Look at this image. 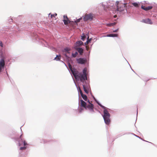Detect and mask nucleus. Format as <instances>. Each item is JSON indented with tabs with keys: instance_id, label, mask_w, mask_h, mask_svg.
Returning a JSON list of instances; mask_svg holds the SVG:
<instances>
[{
	"instance_id": "f8f14e48",
	"label": "nucleus",
	"mask_w": 157,
	"mask_h": 157,
	"mask_svg": "<svg viewBox=\"0 0 157 157\" xmlns=\"http://www.w3.org/2000/svg\"><path fill=\"white\" fill-rule=\"evenodd\" d=\"M83 88L84 89V91L85 92L86 94H88L89 93L88 91V86L87 85H82Z\"/></svg>"
},
{
	"instance_id": "b1692460",
	"label": "nucleus",
	"mask_w": 157,
	"mask_h": 157,
	"mask_svg": "<svg viewBox=\"0 0 157 157\" xmlns=\"http://www.w3.org/2000/svg\"><path fill=\"white\" fill-rule=\"evenodd\" d=\"M70 50V49L68 48H66L64 49V52H67L68 53H69L68 52Z\"/></svg>"
},
{
	"instance_id": "423d86ee",
	"label": "nucleus",
	"mask_w": 157,
	"mask_h": 157,
	"mask_svg": "<svg viewBox=\"0 0 157 157\" xmlns=\"http://www.w3.org/2000/svg\"><path fill=\"white\" fill-rule=\"evenodd\" d=\"M93 16L92 14L90 13L89 14H86L83 17V19L84 21H86L88 20H92Z\"/></svg>"
},
{
	"instance_id": "7ed1b4c3",
	"label": "nucleus",
	"mask_w": 157,
	"mask_h": 157,
	"mask_svg": "<svg viewBox=\"0 0 157 157\" xmlns=\"http://www.w3.org/2000/svg\"><path fill=\"white\" fill-rule=\"evenodd\" d=\"M63 21L64 24L66 25H67L69 24V25L71 26H73V24H74L73 21H71L68 18L67 15H64L63 16Z\"/></svg>"
},
{
	"instance_id": "f03ea898",
	"label": "nucleus",
	"mask_w": 157,
	"mask_h": 157,
	"mask_svg": "<svg viewBox=\"0 0 157 157\" xmlns=\"http://www.w3.org/2000/svg\"><path fill=\"white\" fill-rule=\"evenodd\" d=\"M86 72V69L84 68L83 70L82 73H79L78 75L77 78H79L82 83H84L86 80H87Z\"/></svg>"
},
{
	"instance_id": "f3484780",
	"label": "nucleus",
	"mask_w": 157,
	"mask_h": 157,
	"mask_svg": "<svg viewBox=\"0 0 157 157\" xmlns=\"http://www.w3.org/2000/svg\"><path fill=\"white\" fill-rule=\"evenodd\" d=\"M76 43L77 45L78 46H81L83 44V43L81 40H79L77 41Z\"/></svg>"
},
{
	"instance_id": "f257e3e1",
	"label": "nucleus",
	"mask_w": 157,
	"mask_h": 157,
	"mask_svg": "<svg viewBox=\"0 0 157 157\" xmlns=\"http://www.w3.org/2000/svg\"><path fill=\"white\" fill-rule=\"evenodd\" d=\"M98 104L101 107L104 109V114L103 116V117L105 123L106 124L109 125L110 122V114L108 113V111L104 106L102 105L99 103H98Z\"/></svg>"
},
{
	"instance_id": "dca6fc26",
	"label": "nucleus",
	"mask_w": 157,
	"mask_h": 157,
	"mask_svg": "<svg viewBox=\"0 0 157 157\" xmlns=\"http://www.w3.org/2000/svg\"><path fill=\"white\" fill-rule=\"evenodd\" d=\"M76 49L78 51V52L79 53L80 55H82L83 53V49L81 48H77Z\"/></svg>"
},
{
	"instance_id": "a211bd4d",
	"label": "nucleus",
	"mask_w": 157,
	"mask_h": 157,
	"mask_svg": "<svg viewBox=\"0 0 157 157\" xmlns=\"http://www.w3.org/2000/svg\"><path fill=\"white\" fill-rule=\"evenodd\" d=\"M118 35L116 34H110L107 35V36L108 37H117Z\"/></svg>"
},
{
	"instance_id": "5701e85b",
	"label": "nucleus",
	"mask_w": 157,
	"mask_h": 157,
	"mask_svg": "<svg viewBox=\"0 0 157 157\" xmlns=\"http://www.w3.org/2000/svg\"><path fill=\"white\" fill-rule=\"evenodd\" d=\"M78 55V53L77 52H76L75 53H72V56L73 57L75 58V57L77 55Z\"/></svg>"
},
{
	"instance_id": "412c9836",
	"label": "nucleus",
	"mask_w": 157,
	"mask_h": 157,
	"mask_svg": "<svg viewBox=\"0 0 157 157\" xmlns=\"http://www.w3.org/2000/svg\"><path fill=\"white\" fill-rule=\"evenodd\" d=\"M116 23L115 22L113 23H110L107 24L106 25L108 26H112L115 25Z\"/></svg>"
},
{
	"instance_id": "a878e982",
	"label": "nucleus",
	"mask_w": 157,
	"mask_h": 157,
	"mask_svg": "<svg viewBox=\"0 0 157 157\" xmlns=\"http://www.w3.org/2000/svg\"><path fill=\"white\" fill-rule=\"evenodd\" d=\"M68 66H69V68L70 69L71 71H72V70H73L72 66H71V65L70 63H69Z\"/></svg>"
},
{
	"instance_id": "0eeeda50",
	"label": "nucleus",
	"mask_w": 157,
	"mask_h": 157,
	"mask_svg": "<svg viewBox=\"0 0 157 157\" xmlns=\"http://www.w3.org/2000/svg\"><path fill=\"white\" fill-rule=\"evenodd\" d=\"M5 65V60L3 58H2L0 60V72L2 71Z\"/></svg>"
},
{
	"instance_id": "4468645a",
	"label": "nucleus",
	"mask_w": 157,
	"mask_h": 157,
	"mask_svg": "<svg viewBox=\"0 0 157 157\" xmlns=\"http://www.w3.org/2000/svg\"><path fill=\"white\" fill-rule=\"evenodd\" d=\"M81 106L84 107L85 109H86V102L84 101L82 99H81Z\"/></svg>"
},
{
	"instance_id": "f704fd0d",
	"label": "nucleus",
	"mask_w": 157,
	"mask_h": 157,
	"mask_svg": "<svg viewBox=\"0 0 157 157\" xmlns=\"http://www.w3.org/2000/svg\"><path fill=\"white\" fill-rule=\"evenodd\" d=\"M86 47L87 50H88V48H87V46H86Z\"/></svg>"
},
{
	"instance_id": "72a5a7b5",
	"label": "nucleus",
	"mask_w": 157,
	"mask_h": 157,
	"mask_svg": "<svg viewBox=\"0 0 157 157\" xmlns=\"http://www.w3.org/2000/svg\"><path fill=\"white\" fill-rule=\"evenodd\" d=\"M117 17V16L116 15H115L114 16V17L116 18V17Z\"/></svg>"
},
{
	"instance_id": "ddd939ff",
	"label": "nucleus",
	"mask_w": 157,
	"mask_h": 157,
	"mask_svg": "<svg viewBox=\"0 0 157 157\" xmlns=\"http://www.w3.org/2000/svg\"><path fill=\"white\" fill-rule=\"evenodd\" d=\"M82 17H81L80 18L77 19L75 21H74V24H73V26H72V27L74 28V27H75L76 25H77V23L79 22L80 21V20H82Z\"/></svg>"
},
{
	"instance_id": "1a4fd4ad",
	"label": "nucleus",
	"mask_w": 157,
	"mask_h": 157,
	"mask_svg": "<svg viewBox=\"0 0 157 157\" xmlns=\"http://www.w3.org/2000/svg\"><path fill=\"white\" fill-rule=\"evenodd\" d=\"M87 102H89L90 103V104L87 105H86V109L87 108H88L91 111H93V109L94 108L93 105L90 103V101L89 100H88Z\"/></svg>"
},
{
	"instance_id": "7c9ffc66",
	"label": "nucleus",
	"mask_w": 157,
	"mask_h": 157,
	"mask_svg": "<svg viewBox=\"0 0 157 157\" xmlns=\"http://www.w3.org/2000/svg\"><path fill=\"white\" fill-rule=\"evenodd\" d=\"M82 110V108H80L79 109V111L80 112H81V111Z\"/></svg>"
},
{
	"instance_id": "2f4dec72",
	"label": "nucleus",
	"mask_w": 157,
	"mask_h": 157,
	"mask_svg": "<svg viewBox=\"0 0 157 157\" xmlns=\"http://www.w3.org/2000/svg\"><path fill=\"white\" fill-rule=\"evenodd\" d=\"M118 30H114L113 31V32L115 33L117 32Z\"/></svg>"
},
{
	"instance_id": "bb28decb",
	"label": "nucleus",
	"mask_w": 157,
	"mask_h": 157,
	"mask_svg": "<svg viewBox=\"0 0 157 157\" xmlns=\"http://www.w3.org/2000/svg\"><path fill=\"white\" fill-rule=\"evenodd\" d=\"M86 38V36H82L81 39L83 41H84L85 40V39Z\"/></svg>"
},
{
	"instance_id": "aec40b11",
	"label": "nucleus",
	"mask_w": 157,
	"mask_h": 157,
	"mask_svg": "<svg viewBox=\"0 0 157 157\" xmlns=\"http://www.w3.org/2000/svg\"><path fill=\"white\" fill-rule=\"evenodd\" d=\"M81 96L82 98L85 101H87V96L85 95L82 94Z\"/></svg>"
},
{
	"instance_id": "c85d7f7f",
	"label": "nucleus",
	"mask_w": 157,
	"mask_h": 157,
	"mask_svg": "<svg viewBox=\"0 0 157 157\" xmlns=\"http://www.w3.org/2000/svg\"><path fill=\"white\" fill-rule=\"evenodd\" d=\"M26 148V147H21L20 148V150H25Z\"/></svg>"
},
{
	"instance_id": "9d476101",
	"label": "nucleus",
	"mask_w": 157,
	"mask_h": 157,
	"mask_svg": "<svg viewBox=\"0 0 157 157\" xmlns=\"http://www.w3.org/2000/svg\"><path fill=\"white\" fill-rule=\"evenodd\" d=\"M142 21L143 22L146 24H152V22L151 20L149 18L143 19V20Z\"/></svg>"
},
{
	"instance_id": "2eb2a0df",
	"label": "nucleus",
	"mask_w": 157,
	"mask_h": 157,
	"mask_svg": "<svg viewBox=\"0 0 157 157\" xmlns=\"http://www.w3.org/2000/svg\"><path fill=\"white\" fill-rule=\"evenodd\" d=\"M152 7L151 6H149L146 7L145 6H141V8L145 11H147L151 10L152 8Z\"/></svg>"
},
{
	"instance_id": "9b49d317",
	"label": "nucleus",
	"mask_w": 157,
	"mask_h": 157,
	"mask_svg": "<svg viewBox=\"0 0 157 157\" xmlns=\"http://www.w3.org/2000/svg\"><path fill=\"white\" fill-rule=\"evenodd\" d=\"M72 73L73 74L74 76L76 79L77 78V77L78 76V74L79 73L76 70H72L71 71Z\"/></svg>"
},
{
	"instance_id": "473e14b6",
	"label": "nucleus",
	"mask_w": 157,
	"mask_h": 157,
	"mask_svg": "<svg viewBox=\"0 0 157 157\" xmlns=\"http://www.w3.org/2000/svg\"><path fill=\"white\" fill-rule=\"evenodd\" d=\"M90 40H88L87 41H86V42L87 44H88V43H89V41Z\"/></svg>"
},
{
	"instance_id": "6ab92c4d",
	"label": "nucleus",
	"mask_w": 157,
	"mask_h": 157,
	"mask_svg": "<svg viewBox=\"0 0 157 157\" xmlns=\"http://www.w3.org/2000/svg\"><path fill=\"white\" fill-rule=\"evenodd\" d=\"M61 57L60 55H57L56 57L54 58V60L56 61L59 60L60 59Z\"/></svg>"
},
{
	"instance_id": "4be33fe9",
	"label": "nucleus",
	"mask_w": 157,
	"mask_h": 157,
	"mask_svg": "<svg viewBox=\"0 0 157 157\" xmlns=\"http://www.w3.org/2000/svg\"><path fill=\"white\" fill-rule=\"evenodd\" d=\"M132 4L136 7H138L139 6V5L136 2L133 3Z\"/></svg>"
},
{
	"instance_id": "cd10ccee",
	"label": "nucleus",
	"mask_w": 157,
	"mask_h": 157,
	"mask_svg": "<svg viewBox=\"0 0 157 157\" xmlns=\"http://www.w3.org/2000/svg\"><path fill=\"white\" fill-rule=\"evenodd\" d=\"M78 89H79V92L80 93L81 95L82 94H83L82 93V90H81L80 88L79 87Z\"/></svg>"
},
{
	"instance_id": "20e7f679",
	"label": "nucleus",
	"mask_w": 157,
	"mask_h": 157,
	"mask_svg": "<svg viewBox=\"0 0 157 157\" xmlns=\"http://www.w3.org/2000/svg\"><path fill=\"white\" fill-rule=\"evenodd\" d=\"M116 3L117 5V11L121 12L124 11L126 9V4H121L118 5L119 2L118 1H117Z\"/></svg>"
},
{
	"instance_id": "393cba45",
	"label": "nucleus",
	"mask_w": 157,
	"mask_h": 157,
	"mask_svg": "<svg viewBox=\"0 0 157 157\" xmlns=\"http://www.w3.org/2000/svg\"><path fill=\"white\" fill-rule=\"evenodd\" d=\"M51 15V17L52 18L53 17H55L57 15V14L56 13H55L54 14H51L50 13L49 15Z\"/></svg>"
},
{
	"instance_id": "39448f33",
	"label": "nucleus",
	"mask_w": 157,
	"mask_h": 157,
	"mask_svg": "<svg viewBox=\"0 0 157 157\" xmlns=\"http://www.w3.org/2000/svg\"><path fill=\"white\" fill-rule=\"evenodd\" d=\"M18 140L19 141L18 144L19 146H20L23 144V143H24V146H25L27 144L25 140H24L22 134L20 135L19 138L18 139Z\"/></svg>"
},
{
	"instance_id": "c756f323",
	"label": "nucleus",
	"mask_w": 157,
	"mask_h": 157,
	"mask_svg": "<svg viewBox=\"0 0 157 157\" xmlns=\"http://www.w3.org/2000/svg\"><path fill=\"white\" fill-rule=\"evenodd\" d=\"M0 46L2 47H3V44L2 41H0Z\"/></svg>"
},
{
	"instance_id": "6e6552de",
	"label": "nucleus",
	"mask_w": 157,
	"mask_h": 157,
	"mask_svg": "<svg viewBox=\"0 0 157 157\" xmlns=\"http://www.w3.org/2000/svg\"><path fill=\"white\" fill-rule=\"evenodd\" d=\"M77 63L79 64H84L86 62V59L83 58H80L76 59Z\"/></svg>"
}]
</instances>
